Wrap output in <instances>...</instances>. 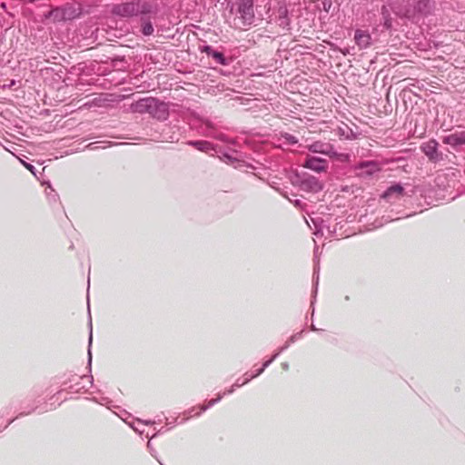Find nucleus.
Masks as SVG:
<instances>
[{
	"mask_svg": "<svg viewBox=\"0 0 465 465\" xmlns=\"http://www.w3.org/2000/svg\"><path fill=\"white\" fill-rule=\"evenodd\" d=\"M163 431H164V430H163V428H162V429H160V430H158L157 434H159V433H163Z\"/></svg>",
	"mask_w": 465,
	"mask_h": 465,
	"instance_id": "8fccbe9b",
	"label": "nucleus"
},
{
	"mask_svg": "<svg viewBox=\"0 0 465 465\" xmlns=\"http://www.w3.org/2000/svg\"><path fill=\"white\" fill-rule=\"evenodd\" d=\"M312 223H314V225H315L316 229H319V227H318V223H319V221H318V220H314V219H312Z\"/></svg>",
	"mask_w": 465,
	"mask_h": 465,
	"instance_id": "49530a36",
	"label": "nucleus"
},
{
	"mask_svg": "<svg viewBox=\"0 0 465 465\" xmlns=\"http://www.w3.org/2000/svg\"><path fill=\"white\" fill-rule=\"evenodd\" d=\"M202 53L206 54L208 57H212L218 64L227 65L228 59L221 51L214 49L212 45H204L200 47Z\"/></svg>",
	"mask_w": 465,
	"mask_h": 465,
	"instance_id": "2eb2a0df",
	"label": "nucleus"
},
{
	"mask_svg": "<svg viewBox=\"0 0 465 465\" xmlns=\"http://www.w3.org/2000/svg\"><path fill=\"white\" fill-rule=\"evenodd\" d=\"M391 9L386 4H383L381 7V15L382 20V26L385 30H391L392 28V17L391 15Z\"/></svg>",
	"mask_w": 465,
	"mask_h": 465,
	"instance_id": "412c9836",
	"label": "nucleus"
},
{
	"mask_svg": "<svg viewBox=\"0 0 465 465\" xmlns=\"http://www.w3.org/2000/svg\"><path fill=\"white\" fill-rule=\"evenodd\" d=\"M344 300H345V301H349V300H350V296H349V295H346V296L344 297Z\"/></svg>",
	"mask_w": 465,
	"mask_h": 465,
	"instance_id": "603ef678",
	"label": "nucleus"
},
{
	"mask_svg": "<svg viewBox=\"0 0 465 465\" xmlns=\"http://www.w3.org/2000/svg\"><path fill=\"white\" fill-rule=\"evenodd\" d=\"M151 100H152V96L141 98L138 101L133 103L130 105V109L133 113H137V114H148L150 103H152Z\"/></svg>",
	"mask_w": 465,
	"mask_h": 465,
	"instance_id": "aec40b11",
	"label": "nucleus"
},
{
	"mask_svg": "<svg viewBox=\"0 0 465 465\" xmlns=\"http://www.w3.org/2000/svg\"><path fill=\"white\" fill-rule=\"evenodd\" d=\"M93 341V332H92V322H90V333L88 338V368L89 371H91V364H92V353H91V345Z\"/></svg>",
	"mask_w": 465,
	"mask_h": 465,
	"instance_id": "7c9ffc66",
	"label": "nucleus"
},
{
	"mask_svg": "<svg viewBox=\"0 0 465 465\" xmlns=\"http://www.w3.org/2000/svg\"><path fill=\"white\" fill-rule=\"evenodd\" d=\"M196 408H197V407H193V408L189 409L188 411H186L184 413H185V414H188L189 416H192V415H193V411H194V410H195Z\"/></svg>",
	"mask_w": 465,
	"mask_h": 465,
	"instance_id": "79ce46f5",
	"label": "nucleus"
},
{
	"mask_svg": "<svg viewBox=\"0 0 465 465\" xmlns=\"http://www.w3.org/2000/svg\"><path fill=\"white\" fill-rule=\"evenodd\" d=\"M310 329H311V331H323L322 329H318V328H317L313 323H312V324L310 325Z\"/></svg>",
	"mask_w": 465,
	"mask_h": 465,
	"instance_id": "ea45409f",
	"label": "nucleus"
},
{
	"mask_svg": "<svg viewBox=\"0 0 465 465\" xmlns=\"http://www.w3.org/2000/svg\"><path fill=\"white\" fill-rule=\"evenodd\" d=\"M301 190L307 193H319L323 189V183L315 176L304 174L300 179Z\"/></svg>",
	"mask_w": 465,
	"mask_h": 465,
	"instance_id": "1a4fd4ad",
	"label": "nucleus"
},
{
	"mask_svg": "<svg viewBox=\"0 0 465 465\" xmlns=\"http://www.w3.org/2000/svg\"><path fill=\"white\" fill-rule=\"evenodd\" d=\"M391 12L401 17L407 18V3L405 0H382Z\"/></svg>",
	"mask_w": 465,
	"mask_h": 465,
	"instance_id": "4468645a",
	"label": "nucleus"
},
{
	"mask_svg": "<svg viewBox=\"0 0 465 465\" xmlns=\"http://www.w3.org/2000/svg\"><path fill=\"white\" fill-rule=\"evenodd\" d=\"M196 119L199 122L196 125V130L201 135L223 143H231L230 139L224 134L219 132L215 124L209 118L198 116Z\"/></svg>",
	"mask_w": 465,
	"mask_h": 465,
	"instance_id": "20e7f679",
	"label": "nucleus"
},
{
	"mask_svg": "<svg viewBox=\"0 0 465 465\" xmlns=\"http://www.w3.org/2000/svg\"><path fill=\"white\" fill-rule=\"evenodd\" d=\"M420 150L431 163H438L443 160V153L439 151V143L435 139H430L422 143Z\"/></svg>",
	"mask_w": 465,
	"mask_h": 465,
	"instance_id": "0eeeda50",
	"label": "nucleus"
},
{
	"mask_svg": "<svg viewBox=\"0 0 465 465\" xmlns=\"http://www.w3.org/2000/svg\"><path fill=\"white\" fill-rule=\"evenodd\" d=\"M96 143H89L86 147H87L88 149H90V150L96 149V148H98V147L95 145Z\"/></svg>",
	"mask_w": 465,
	"mask_h": 465,
	"instance_id": "a19ab883",
	"label": "nucleus"
},
{
	"mask_svg": "<svg viewBox=\"0 0 465 465\" xmlns=\"http://www.w3.org/2000/svg\"><path fill=\"white\" fill-rule=\"evenodd\" d=\"M130 427L137 433L142 434L143 430H141L137 426H135L134 422L129 423Z\"/></svg>",
	"mask_w": 465,
	"mask_h": 465,
	"instance_id": "e433bc0d",
	"label": "nucleus"
},
{
	"mask_svg": "<svg viewBox=\"0 0 465 465\" xmlns=\"http://www.w3.org/2000/svg\"><path fill=\"white\" fill-rule=\"evenodd\" d=\"M166 420H168V419H166ZM177 422V418L174 420L173 423ZM166 424H173V421H166Z\"/></svg>",
	"mask_w": 465,
	"mask_h": 465,
	"instance_id": "de8ad7c7",
	"label": "nucleus"
},
{
	"mask_svg": "<svg viewBox=\"0 0 465 465\" xmlns=\"http://www.w3.org/2000/svg\"><path fill=\"white\" fill-rule=\"evenodd\" d=\"M150 11L143 13L141 12L139 17L140 32L143 36H151L154 33L153 21L158 14V5L150 2Z\"/></svg>",
	"mask_w": 465,
	"mask_h": 465,
	"instance_id": "39448f33",
	"label": "nucleus"
},
{
	"mask_svg": "<svg viewBox=\"0 0 465 465\" xmlns=\"http://www.w3.org/2000/svg\"><path fill=\"white\" fill-rule=\"evenodd\" d=\"M223 158L229 163H232L234 158L228 153H223Z\"/></svg>",
	"mask_w": 465,
	"mask_h": 465,
	"instance_id": "c9c22d12",
	"label": "nucleus"
},
{
	"mask_svg": "<svg viewBox=\"0 0 465 465\" xmlns=\"http://www.w3.org/2000/svg\"><path fill=\"white\" fill-rule=\"evenodd\" d=\"M15 420V419L10 420L8 421V423H7V424H6L3 429H1V428H0V432H1L3 430L6 429V428H7V427H8V426H9V425H10V424Z\"/></svg>",
	"mask_w": 465,
	"mask_h": 465,
	"instance_id": "c03bdc74",
	"label": "nucleus"
},
{
	"mask_svg": "<svg viewBox=\"0 0 465 465\" xmlns=\"http://www.w3.org/2000/svg\"><path fill=\"white\" fill-rule=\"evenodd\" d=\"M275 22L282 29L289 30L291 25V20L289 17V11L286 5H280L275 15Z\"/></svg>",
	"mask_w": 465,
	"mask_h": 465,
	"instance_id": "a211bd4d",
	"label": "nucleus"
},
{
	"mask_svg": "<svg viewBox=\"0 0 465 465\" xmlns=\"http://www.w3.org/2000/svg\"><path fill=\"white\" fill-rule=\"evenodd\" d=\"M22 163L23 165L28 170L30 171L35 176H36V173H35V167L30 163H27V162H25V161H22Z\"/></svg>",
	"mask_w": 465,
	"mask_h": 465,
	"instance_id": "473e14b6",
	"label": "nucleus"
},
{
	"mask_svg": "<svg viewBox=\"0 0 465 465\" xmlns=\"http://www.w3.org/2000/svg\"><path fill=\"white\" fill-rule=\"evenodd\" d=\"M281 139L283 140V143L286 145H295L298 143V138L289 133H281Z\"/></svg>",
	"mask_w": 465,
	"mask_h": 465,
	"instance_id": "c756f323",
	"label": "nucleus"
},
{
	"mask_svg": "<svg viewBox=\"0 0 465 465\" xmlns=\"http://www.w3.org/2000/svg\"><path fill=\"white\" fill-rule=\"evenodd\" d=\"M84 379H88L89 383L91 385H93L94 378L92 375H90V376L83 375L80 377L72 376V378H69L63 381V386H64V390H66L72 393H77L82 391H87V388L84 384H82V381H81Z\"/></svg>",
	"mask_w": 465,
	"mask_h": 465,
	"instance_id": "6e6552de",
	"label": "nucleus"
},
{
	"mask_svg": "<svg viewBox=\"0 0 465 465\" xmlns=\"http://www.w3.org/2000/svg\"><path fill=\"white\" fill-rule=\"evenodd\" d=\"M0 7H1L3 10H5H5H6V8H7V5H6V3L2 2V3L0 4Z\"/></svg>",
	"mask_w": 465,
	"mask_h": 465,
	"instance_id": "a18cd8bd",
	"label": "nucleus"
},
{
	"mask_svg": "<svg viewBox=\"0 0 465 465\" xmlns=\"http://www.w3.org/2000/svg\"><path fill=\"white\" fill-rule=\"evenodd\" d=\"M186 144L195 148L196 150L203 153L214 152L215 153H221V149L205 140H190L186 142Z\"/></svg>",
	"mask_w": 465,
	"mask_h": 465,
	"instance_id": "dca6fc26",
	"label": "nucleus"
},
{
	"mask_svg": "<svg viewBox=\"0 0 465 465\" xmlns=\"http://www.w3.org/2000/svg\"><path fill=\"white\" fill-rule=\"evenodd\" d=\"M309 152L313 153H321L329 156L331 159L345 162L349 160L350 155L348 153H338L334 146L330 143H324L322 141H315L306 146Z\"/></svg>",
	"mask_w": 465,
	"mask_h": 465,
	"instance_id": "7ed1b4c3",
	"label": "nucleus"
},
{
	"mask_svg": "<svg viewBox=\"0 0 465 465\" xmlns=\"http://www.w3.org/2000/svg\"><path fill=\"white\" fill-rule=\"evenodd\" d=\"M442 143L451 146L452 148H457L459 146L465 144V130L456 131L448 135H444L442 138Z\"/></svg>",
	"mask_w": 465,
	"mask_h": 465,
	"instance_id": "ddd939ff",
	"label": "nucleus"
},
{
	"mask_svg": "<svg viewBox=\"0 0 465 465\" xmlns=\"http://www.w3.org/2000/svg\"><path fill=\"white\" fill-rule=\"evenodd\" d=\"M302 166L316 173H322L327 171L328 162L323 158L308 154L304 159Z\"/></svg>",
	"mask_w": 465,
	"mask_h": 465,
	"instance_id": "9d476101",
	"label": "nucleus"
},
{
	"mask_svg": "<svg viewBox=\"0 0 465 465\" xmlns=\"http://www.w3.org/2000/svg\"><path fill=\"white\" fill-rule=\"evenodd\" d=\"M56 197H57V194H54V195L53 196V198H54V201L56 200Z\"/></svg>",
	"mask_w": 465,
	"mask_h": 465,
	"instance_id": "5fc2aeb1",
	"label": "nucleus"
},
{
	"mask_svg": "<svg viewBox=\"0 0 465 465\" xmlns=\"http://www.w3.org/2000/svg\"><path fill=\"white\" fill-rule=\"evenodd\" d=\"M302 334H303V331H298L294 334H292L286 341L285 343L280 347L277 351L282 353V351H284L285 350H287L289 348V346L292 344V343H294L296 341L300 340L302 337Z\"/></svg>",
	"mask_w": 465,
	"mask_h": 465,
	"instance_id": "393cba45",
	"label": "nucleus"
},
{
	"mask_svg": "<svg viewBox=\"0 0 465 465\" xmlns=\"http://www.w3.org/2000/svg\"><path fill=\"white\" fill-rule=\"evenodd\" d=\"M293 204L296 207L302 208L303 205V203L302 200L297 199V200L293 201Z\"/></svg>",
	"mask_w": 465,
	"mask_h": 465,
	"instance_id": "58836bf2",
	"label": "nucleus"
},
{
	"mask_svg": "<svg viewBox=\"0 0 465 465\" xmlns=\"http://www.w3.org/2000/svg\"><path fill=\"white\" fill-rule=\"evenodd\" d=\"M188 419H189V417H187V418H185V419L182 420L179 423H183L184 421L188 420Z\"/></svg>",
	"mask_w": 465,
	"mask_h": 465,
	"instance_id": "09e8293b",
	"label": "nucleus"
},
{
	"mask_svg": "<svg viewBox=\"0 0 465 465\" xmlns=\"http://www.w3.org/2000/svg\"><path fill=\"white\" fill-rule=\"evenodd\" d=\"M63 12H64V20H74L80 16L82 10L80 6L76 5L73 3H67L64 5H62Z\"/></svg>",
	"mask_w": 465,
	"mask_h": 465,
	"instance_id": "6ab92c4d",
	"label": "nucleus"
},
{
	"mask_svg": "<svg viewBox=\"0 0 465 465\" xmlns=\"http://www.w3.org/2000/svg\"><path fill=\"white\" fill-rule=\"evenodd\" d=\"M354 41L359 49H367L371 45V35L367 30L356 29Z\"/></svg>",
	"mask_w": 465,
	"mask_h": 465,
	"instance_id": "f3484780",
	"label": "nucleus"
},
{
	"mask_svg": "<svg viewBox=\"0 0 465 465\" xmlns=\"http://www.w3.org/2000/svg\"><path fill=\"white\" fill-rule=\"evenodd\" d=\"M244 379L242 380L241 378H238L236 381L234 382V386H237L238 388L247 384L249 381H251L252 379L258 377V375H255V371L253 373H249L248 371L244 373L243 375Z\"/></svg>",
	"mask_w": 465,
	"mask_h": 465,
	"instance_id": "c85d7f7f",
	"label": "nucleus"
},
{
	"mask_svg": "<svg viewBox=\"0 0 465 465\" xmlns=\"http://www.w3.org/2000/svg\"><path fill=\"white\" fill-rule=\"evenodd\" d=\"M170 138L172 139V142L175 139L173 136H171ZM176 140H178V138H176Z\"/></svg>",
	"mask_w": 465,
	"mask_h": 465,
	"instance_id": "864d4df0",
	"label": "nucleus"
},
{
	"mask_svg": "<svg viewBox=\"0 0 465 465\" xmlns=\"http://www.w3.org/2000/svg\"><path fill=\"white\" fill-rule=\"evenodd\" d=\"M159 463H160L161 465H163V464L162 462H160V461H159Z\"/></svg>",
	"mask_w": 465,
	"mask_h": 465,
	"instance_id": "6e6d98bb",
	"label": "nucleus"
},
{
	"mask_svg": "<svg viewBox=\"0 0 465 465\" xmlns=\"http://www.w3.org/2000/svg\"><path fill=\"white\" fill-rule=\"evenodd\" d=\"M223 398V394L218 393L217 397L214 399L210 400L206 405H200L198 408L200 409V411L195 413V416L201 415V413L206 411L209 408L213 407L216 403H218Z\"/></svg>",
	"mask_w": 465,
	"mask_h": 465,
	"instance_id": "bb28decb",
	"label": "nucleus"
},
{
	"mask_svg": "<svg viewBox=\"0 0 465 465\" xmlns=\"http://www.w3.org/2000/svg\"><path fill=\"white\" fill-rule=\"evenodd\" d=\"M238 388L237 386H234V383L229 388L227 389L225 391L223 392H220L221 394H223V396L225 395H228V394H232L234 392L235 389Z\"/></svg>",
	"mask_w": 465,
	"mask_h": 465,
	"instance_id": "f704fd0d",
	"label": "nucleus"
},
{
	"mask_svg": "<svg viewBox=\"0 0 465 465\" xmlns=\"http://www.w3.org/2000/svg\"><path fill=\"white\" fill-rule=\"evenodd\" d=\"M148 114L158 121H165L169 117V104L158 98L152 97Z\"/></svg>",
	"mask_w": 465,
	"mask_h": 465,
	"instance_id": "423d86ee",
	"label": "nucleus"
},
{
	"mask_svg": "<svg viewBox=\"0 0 465 465\" xmlns=\"http://www.w3.org/2000/svg\"><path fill=\"white\" fill-rule=\"evenodd\" d=\"M147 449L149 450L150 454L159 461V460L157 459V456H156L157 452H156L155 449L153 447L151 440H148V442H147Z\"/></svg>",
	"mask_w": 465,
	"mask_h": 465,
	"instance_id": "72a5a7b5",
	"label": "nucleus"
},
{
	"mask_svg": "<svg viewBox=\"0 0 465 465\" xmlns=\"http://www.w3.org/2000/svg\"><path fill=\"white\" fill-rule=\"evenodd\" d=\"M136 422H137L138 424H140V423H141V424H143V425H150V424L154 423V421H151V420H144V421H143V420H140V419H137V420H136Z\"/></svg>",
	"mask_w": 465,
	"mask_h": 465,
	"instance_id": "4c0bfd02",
	"label": "nucleus"
},
{
	"mask_svg": "<svg viewBox=\"0 0 465 465\" xmlns=\"http://www.w3.org/2000/svg\"><path fill=\"white\" fill-rule=\"evenodd\" d=\"M282 368L284 371H288V370H289V363H288V362H282Z\"/></svg>",
	"mask_w": 465,
	"mask_h": 465,
	"instance_id": "37998d69",
	"label": "nucleus"
},
{
	"mask_svg": "<svg viewBox=\"0 0 465 465\" xmlns=\"http://www.w3.org/2000/svg\"><path fill=\"white\" fill-rule=\"evenodd\" d=\"M312 282H313L314 290H313V295H312L313 299H312V303H311V306L312 307V317H313V314H314V302H315V299H316L318 284H319V267L318 266L314 267L313 276H312Z\"/></svg>",
	"mask_w": 465,
	"mask_h": 465,
	"instance_id": "5701e85b",
	"label": "nucleus"
},
{
	"mask_svg": "<svg viewBox=\"0 0 465 465\" xmlns=\"http://www.w3.org/2000/svg\"><path fill=\"white\" fill-rule=\"evenodd\" d=\"M280 354H281V353H280L278 351H276L273 353V355H272L269 360L265 361L262 363V367H261V368H259V369H257V370L255 371V375L260 376V375H261V374L265 371V369H266L267 367H269V366H270V365H271V364H272V362L277 359V357H278Z\"/></svg>",
	"mask_w": 465,
	"mask_h": 465,
	"instance_id": "cd10ccee",
	"label": "nucleus"
},
{
	"mask_svg": "<svg viewBox=\"0 0 465 465\" xmlns=\"http://www.w3.org/2000/svg\"><path fill=\"white\" fill-rule=\"evenodd\" d=\"M237 12L244 24L251 25L254 18L253 14V1L252 0H240L238 4Z\"/></svg>",
	"mask_w": 465,
	"mask_h": 465,
	"instance_id": "9b49d317",
	"label": "nucleus"
},
{
	"mask_svg": "<svg viewBox=\"0 0 465 465\" xmlns=\"http://www.w3.org/2000/svg\"><path fill=\"white\" fill-rule=\"evenodd\" d=\"M46 18H53L55 22H61L64 20V12L62 6L53 7L46 15Z\"/></svg>",
	"mask_w": 465,
	"mask_h": 465,
	"instance_id": "4be33fe9",
	"label": "nucleus"
},
{
	"mask_svg": "<svg viewBox=\"0 0 465 465\" xmlns=\"http://www.w3.org/2000/svg\"><path fill=\"white\" fill-rule=\"evenodd\" d=\"M150 1L131 0L124 3L114 4L112 5L111 14L114 16L129 19L138 16L141 12L146 13L150 9Z\"/></svg>",
	"mask_w": 465,
	"mask_h": 465,
	"instance_id": "f257e3e1",
	"label": "nucleus"
},
{
	"mask_svg": "<svg viewBox=\"0 0 465 465\" xmlns=\"http://www.w3.org/2000/svg\"><path fill=\"white\" fill-rule=\"evenodd\" d=\"M407 3V19L415 20L431 14L433 0H405Z\"/></svg>",
	"mask_w": 465,
	"mask_h": 465,
	"instance_id": "f03ea898",
	"label": "nucleus"
},
{
	"mask_svg": "<svg viewBox=\"0 0 465 465\" xmlns=\"http://www.w3.org/2000/svg\"><path fill=\"white\" fill-rule=\"evenodd\" d=\"M360 168L366 169V173L368 174H372L375 172L379 171V166L376 162L373 161H364L360 163Z\"/></svg>",
	"mask_w": 465,
	"mask_h": 465,
	"instance_id": "a878e982",
	"label": "nucleus"
},
{
	"mask_svg": "<svg viewBox=\"0 0 465 465\" xmlns=\"http://www.w3.org/2000/svg\"><path fill=\"white\" fill-rule=\"evenodd\" d=\"M338 134L340 137H343L346 140H354L357 138V134L347 125L339 127Z\"/></svg>",
	"mask_w": 465,
	"mask_h": 465,
	"instance_id": "b1692460",
	"label": "nucleus"
},
{
	"mask_svg": "<svg viewBox=\"0 0 465 465\" xmlns=\"http://www.w3.org/2000/svg\"><path fill=\"white\" fill-rule=\"evenodd\" d=\"M341 53H342L344 55H346V54H349V51H341Z\"/></svg>",
	"mask_w": 465,
	"mask_h": 465,
	"instance_id": "3c124183",
	"label": "nucleus"
},
{
	"mask_svg": "<svg viewBox=\"0 0 465 465\" xmlns=\"http://www.w3.org/2000/svg\"><path fill=\"white\" fill-rule=\"evenodd\" d=\"M405 195V189L401 183H393L389 186L381 194V197L387 201L401 200Z\"/></svg>",
	"mask_w": 465,
	"mask_h": 465,
	"instance_id": "f8f14e48",
	"label": "nucleus"
},
{
	"mask_svg": "<svg viewBox=\"0 0 465 465\" xmlns=\"http://www.w3.org/2000/svg\"><path fill=\"white\" fill-rule=\"evenodd\" d=\"M23 411L16 416L15 419H18L19 417L29 415L32 412H34L37 409V405L34 403L33 406L30 408L22 407Z\"/></svg>",
	"mask_w": 465,
	"mask_h": 465,
	"instance_id": "2f4dec72",
	"label": "nucleus"
}]
</instances>
